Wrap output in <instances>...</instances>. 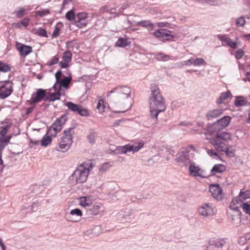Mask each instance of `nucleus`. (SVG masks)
<instances>
[{"mask_svg": "<svg viewBox=\"0 0 250 250\" xmlns=\"http://www.w3.org/2000/svg\"><path fill=\"white\" fill-rule=\"evenodd\" d=\"M131 43V42L125 38H119L115 43V46L119 47H125L129 45Z\"/></svg>", "mask_w": 250, "mask_h": 250, "instance_id": "nucleus-22", "label": "nucleus"}, {"mask_svg": "<svg viewBox=\"0 0 250 250\" xmlns=\"http://www.w3.org/2000/svg\"><path fill=\"white\" fill-rule=\"evenodd\" d=\"M246 21L244 17H241L236 21V24L238 27L243 26L245 24Z\"/></svg>", "mask_w": 250, "mask_h": 250, "instance_id": "nucleus-47", "label": "nucleus"}, {"mask_svg": "<svg viewBox=\"0 0 250 250\" xmlns=\"http://www.w3.org/2000/svg\"><path fill=\"white\" fill-rule=\"evenodd\" d=\"M58 132H59L58 131H57V130H56V129H55L54 127L51 126V127H50V128L48 130L46 135L50 136L51 137H55L57 135V134Z\"/></svg>", "mask_w": 250, "mask_h": 250, "instance_id": "nucleus-44", "label": "nucleus"}, {"mask_svg": "<svg viewBox=\"0 0 250 250\" xmlns=\"http://www.w3.org/2000/svg\"><path fill=\"white\" fill-rule=\"evenodd\" d=\"M80 205L83 207H89L92 203V201L89 196H83L79 198Z\"/></svg>", "mask_w": 250, "mask_h": 250, "instance_id": "nucleus-24", "label": "nucleus"}, {"mask_svg": "<svg viewBox=\"0 0 250 250\" xmlns=\"http://www.w3.org/2000/svg\"><path fill=\"white\" fill-rule=\"evenodd\" d=\"M113 165V162H107L103 164L101 166V169L103 170H106L111 167Z\"/></svg>", "mask_w": 250, "mask_h": 250, "instance_id": "nucleus-49", "label": "nucleus"}, {"mask_svg": "<svg viewBox=\"0 0 250 250\" xmlns=\"http://www.w3.org/2000/svg\"><path fill=\"white\" fill-rule=\"evenodd\" d=\"M1 83L0 98L4 99L10 96L13 92V83L10 81H5Z\"/></svg>", "mask_w": 250, "mask_h": 250, "instance_id": "nucleus-9", "label": "nucleus"}, {"mask_svg": "<svg viewBox=\"0 0 250 250\" xmlns=\"http://www.w3.org/2000/svg\"><path fill=\"white\" fill-rule=\"evenodd\" d=\"M26 13V10L23 7H20L19 10L15 11L16 17L18 18H22Z\"/></svg>", "mask_w": 250, "mask_h": 250, "instance_id": "nucleus-43", "label": "nucleus"}, {"mask_svg": "<svg viewBox=\"0 0 250 250\" xmlns=\"http://www.w3.org/2000/svg\"><path fill=\"white\" fill-rule=\"evenodd\" d=\"M239 197L243 201L250 198V190L243 191L241 190L238 195Z\"/></svg>", "mask_w": 250, "mask_h": 250, "instance_id": "nucleus-33", "label": "nucleus"}, {"mask_svg": "<svg viewBox=\"0 0 250 250\" xmlns=\"http://www.w3.org/2000/svg\"><path fill=\"white\" fill-rule=\"evenodd\" d=\"M32 32L33 34L41 37H47L45 30L41 27L33 29Z\"/></svg>", "mask_w": 250, "mask_h": 250, "instance_id": "nucleus-31", "label": "nucleus"}, {"mask_svg": "<svg viewBox=\"0 0 250 250\" xmlns=\"http://www.w3.org/2000/svg\"><path fill=\"white\" fill-rule=\"evenodd\" d=\"M199 213L204 216L211 215L214 213L212 206L208 204H205L198 208Z\"/></svg>", "mask_w": 250, "mask_h": 250, "instance_id": "nucleus-19", "label": "nucleus"}, {"mask_svg": "<svg viewBox=\"0 0 250 250\" xmlns=\"http://www.w3.org/2000/svg\"><path fill=\"white\" fill-rule=\"evenodd\" d=\"M167 23L166 22H159L157 23V25L158 27H165L166 26V24H167Z\"/></svg>", "mask_w": 250, "mask_h": 250, "instance_id": "nucleus-60", "label": "nucleus"}, {"mask_svg": "<svg viewBox=\"0 0 250 250\" xmlns=\"http://www.w3.org/2000/svg\"><path fill=\"white\" fill-rule=\"evenodd\" d=\"M191 64H193V58H190L183 62V65H190Z\"/></svg>", "mask_w": 250, "mask_h": 250, "instance_id": "nucleus-55", "label": "nucleus"}, {"mask_svg": "<svg viewBox=\"0 0 250 250\" xmlns=\"http://www.w3.org/2000/svg\"><path fill=\"white\" fill-rule=\"evenodd\" d=\"M92 167L93 165L90 162H84L78 166L73 175L77 183L85 182Z\"/></svg>", "mask_w": 250, "mask_h": 250, "instance_id": "nucleus-3", "label": "nucleus"}, {"mask_svg": "<svg viewBox=\"0 0 250 250\" xmlns=\"http://www.w3.org/2000/svg\"><path fill=\"white\" fill-rule=\"evenodd\" d=\"M156 59L158 61H166L171 59V57L164 54L163 53H158L156 56Z\"/></svg>", "mask_w": 250, "mask_h": 250, "instance_id": "nucleus-35", "label": "nucleus"}, {"mask_svg": "<svg viewBox=\"0 0 250 250\" xmlns=\"http://www.w3.org/2000/svg\"><path fill=\"white\" fill-rule=\"evenodd\" d=\"M231 119L229 116H225L217 121V125L221 126V128H225L229 125Z\"/></svg>", "mask_w": 250, "mask_h": 250, "instance_id": "nucleus-23", "label": "nucleus"}, {"mask_svg": "<svg viewBox=\"0 0 250 250\" xmlns=\"http://www.w3.org/2000/svg\"><path fill=\"white\" fill-rule=\"evenodd\" d=\"M247 103V100L243 97H237L234 102L235 105L238 107L246 105Z\"/></svg>", "mask_w": 250, "mask_h": 250, "instance_id": "nucleus-32", "label": "nucleus"}, {"mask_svg": "<svg viewBox=\"0 0 250 250\" xmlns=\"http://www.w3.org/2000/svg\"><path fill=\"white\" fill-rule=\"evenodd\" d=\"M11 138V135H7L5 137H4L3 139L0 141L1 143H8L9 142Z\"/></svg>", "mask_w": 250, "mask_h": 250, "instance_id": "nucleus-57", "label": "nucleus"}, {"mask_svg": "<svg viewBox=\"0 0 250 250\" xmlns=\"http://www.w3.org/2000/svg\"><path fill=\"white\" fill-rule=\"evenodd\" d=\"M61 94L59 91L54 92L50 94L49 96L47 98L49 100L54 101L55 100H59Z\"/></svg>", "mask_w": 250, "mask_h": 250, "instance_id": "nucleus-39", "label": "nucleus"}, {"mask_svg": "<svg viewBox=\"0 0 250 250\" xmlns=\"http://www.w3.org/2000/svg\"><path fill=\"white\" fill-rule=\"evenodd\" d=\"M151 94L149 99L150 115L157 122L159 113L164 112L167 108L165 99L162 96L157 85L151 86Z\"/></svg>", "mask_w": 250, "mask_h": 250, "instance_id": "nucleus-1", "label": "nucleus"}, {"mask_svg": "<svg viewBox=\"0 0 250 250\" xmlns=\"http://www.w3.org/2000/svg\"><path fill=\"white\" fill-rule=\"evenodd\" d=\"M12 26L15 28H20L21 27V25L20 24V22H15L12 24Z\"/></svg>", "mask_w": 250, "mask_h": 250, "instance_id": "nucleus-59", "label": "nucleus"}, {"mask_svg": "<svg viewBox=\"0 0 250 250\" xmlns=\"http://www.w3.org/2000/svg\"><path fill=\"white\" fill-rule=\"evenodd\" d=\"M87 14L85 12H80L76 15L75 25L79 28H82L87 26L88 22L86 20Z\"/></svg>", "mask_w": 250, "mask_h": 250, "instance_id": "nucleus-10", "label": "nucleus"}, {"mask_svg": "<svg viewBox=\"0 0 250 250\" xmlns=\"http://www.w3.org/2000/svg\"><path fill=\"white\" fill-rule=\"evenodd\" d=\"M96 137V134L95 133L91 132L88 135L87 138H88L89 142L90 143L93 144L95 142Z\"/></svg>", "mask_w": 250, "mask_h": 250, "instance_id": "nucleus-48", "label": "nucleus"}, {"mask_svg": "<svg viewBox=\"0 0 250 250\" xmlns=\"http://www.w3.org/2000/svg\"><path fill=\"white\" fill-rule=\"evenodd\" d=\"M12 125V123L9 120L6 119L3 122H1L0 124V142L3 139L5 135L7 133L8 129Z\"/></svg>", "mask_w": 250, "mask_h": 250, "instance_id": "nucleus-14", "label": "nucleus"}, {"mask_svg": "<svg viewBox=\"0 0 250 250\" xmlns=\"http://www.w3.org/2000/svg\"><path fill=\"white\" fill-rule=\"evenodd\" d=\"M207 152L210 156L212 157H215L218 156L217 153L213 150L208 149Z\"/></svg>", "mask_w": 250, "mask_h": 250, "instance_id": "nucleus-56", "label": "nucleus"}, {"mask_svg": "<svg viewBox=\"0 0 250 250\" xmlns=\"http://www.w3.org/2000/svg\"><path fill=\"white\" fill-rule=\"evenodd\" d=\"M231 97V94L229 91H227L225 92H223L221 94V95L219 99L217 101V104H221L224 101L228 100L229 98Z\"/></svg>", "mask_w": 250, "mask_h": 250, "instance_id": "nucleus-26", "label": "nucleus"}, {"mask_svg": "<svg viewBox=\"0 0 250 250\" xmlns=\"http://www.w3.org/2000/svg\"><path fill=\"white\" fill-rule=\"evenodd\" d=\"M50 14V11L48 9H44L36 12V17H43Z\"/></svg>", "mask_w": 250, "mask_h": 250, "instance_id": "nucleus-36", "label": "nucleus"}, {"mask_svg": "<svg viewBox=\"0 0 250 250\" xmlns=\"http://www.w3.org/2000/svg\"><path fill=\"white\" fill-rule=\"evenodd\" d=\"M223 110L222 109H215L208 112L206 116L208 119L210 120L218 117L223 113Z\"/></svg>", "mask_w": 250, "mask_h": 250, "instance_id": "nucleus-21", "label": "nucleus"}, {"mask_svg": "<svg viewBox=\"0 0 250 250\" xmlns=\"http://www.w3.org/2000/svg\"><path fill=\"white\" fill-rule=\"evenodd\" d=\"M0 165L2 166L1 168H2V169H3L4 167V166L3 165V162L2 158H0Z\"/></svg>", "mask_w": 250, "mask_h": 250, "instance_id": "nucleus-63", "label": "nucleus"}, {"mask_svg": "<svg viewBox=\"0 0 250 250\" xmlns=\"http://www.w3.org/2000/svg\"><path fill=\"white\" fill-rule=\"evenodd\" d=\"M231 138L232 135L229 132H217L214 136L209 139V142L218 152L225 153L229 157H233L235 150L231 146H228L224 142L231 140Z\"/></svg>", "mask_w": 250, "mask_h": 250, "instance_id": "nucleus-2", "label": "nucleus"}, {"mask_svg": "<svg viewBox=\"0 0 250 250\" xmlns=\"http://www.w3.org/2000/svg\"><path fill=\"white\" fill-rule=\"evenodd\" d=\"M63 27V24L61 22H58L55 25L54 31L53 32L52 38H55L59 36L60 34V31Z\"/></svg>", "mask_w": 250, "mask_h": 250, "instance_id": "nucleus-29", "label": "nucleus"}, {"mask_svg": "<svg viewBox=\"0 0 250 250\" xmlns=\"http://www.w3.org/2000/svg\"><path fill=\"white\" fill-rule=\"evenodd\" d=\"M228 46H229L231 48L233 49H235L237 48V44L236 42H233L232 40L230 39L228 43L226 44Z\"/></svg>", "mask_w": 250, "mask_h": 250, "instance_id": "nucleus-54", "label": "nucleus"}, {"mask_svg": "<svg viewBox=\"0 0 250 250\" xmlns=\"http://www.w3.org/2000/svg\"><path fill=\"white\" fill-rule=\"evenodd\" d=\"M217 38L222 42L223 45H226L230 39L227 35H218Z\"/></svg>", "mask_w": 250, "mask_h": 250, "instance_id": "nucleus-37", "label": "nucleus"}, {"mask_svg": "<svg viewBox=\"0 0 250 250\" xmlns=\"http://www.w3.org/2000/svg\"><path fill=\"white\" fill-rule=\"evenodd\" d=\"M242 208L246 213L250 215V204L248 202L243 203Z\"/></svg>", "mask_w": 250, "mask_h": 250, "instance_id": "nucleus-45", "label": "nucleus"}, {"mask_svg": "<svg viewBox=\"0 0 250 250\" xmlns=\"http://www.w3.org/2000/svg\"><path fill=\"white\" fill-rule=\"evenodd\" d=\"M171 32L165 29L157 30L153 33L154 36L157 38L165 41L171 40L173 38Z\"/></svg>", "mask_w": 250, "mask_h": 250, "instance_id": "nucleus-12", "label": "nucleus"}, {"mask_svg": "<svg viewBox=\"0 0 250 250\" xmlns=\"http://www.w3.org/2000/svg\"><path fill=\"white\" fill-rule=\"evenodd\" d=\"M226 167L224 165L217 164L214 166L211 170L212 175H215L217 173H222L225 171Z\"/></svg>", "mask_w": 250, "mask_h": 250, "instance_id": "nucleus-25", "label": "nucleus"}, {"mask_svg": "<svg viewBox=\"0 0 250 250\" xmlns=\"http://www.w3.org/2000/svg\"><path fill=\"white\" fill-rule=\"evenodd\" d=\"M59 61V59L58 57L55 56L53 57L52 59H51L49 62L48 63L50 65H52L58 63Z\"/></svg>", "mask_w": 250, "mask_h": 250, "instance_id": "nucleus-53", "label": "nucleus"}, {"mask_svg": "<svg viewBox=\"0 0 250 250\" xmlns=\"http://www.w3.org/2000/svg\"><path fill=\"white\" fill-rule=\"evenodd\" d=\"M100 206L98 205H94L93 206V208L96 210H99L100 209Z\"/></svg>", "mask_w": 250, "mask_h": 250, "instance_id": "nucleus-64", "label": "nucleus"}, {"mask_svg": "<svg viewBox=\"0 0 250 250\" xmlns=\"http://www.w3.org/2000/svg\"><path fill=\"white\" fill-rule=\"evenodd\" d=\"M67 117L65 115L62 116L60 118L57 119L55 122L51 125L54 127L56 130L60 132L62 127V125L66 121Z\"/></svg>", "mask_w": 250, "mask_h": 250, "instance_id": "nucleus-20", "label": "nucleus"}, {"mask_svg": "<svg viewBox=\"0 0 250 250\" xmlns=\"http://www.w3.org/2000/svg\"><path fill=\"white\" fill-rule=\"evenodd\" d=\"M5 146L3 145L2 144H0V151L2 152L3 150L4 149Z\"/></svg>", "mask_w": 250, "mask_h": 250, "instance_id": "nucleus-62", "label": "nucleus"}, {"mask_svg": "<svg viewBox=\"0 0 250 250\" xmlns=\"http://www.w3.org/2000/svg\"><path fill=\"white\" fill-rule=\"evenodd\" d=\"M62 76V73L61 71H58L55 74L56 83H55L53 87L55 90L60 91L61 87H63L67 89L69 87L70 83L72 81V77H64L62 79H61Z\"/></svg>", "mask_w": 250, "mask_h": 250, "instance_id": "nucleus-6", "label": "nucleus"}, {"mask_svg": "<svg viewBox=\"0 0 250 250\" xmlns=\"http://www.w3.org/2000/svg\"><path fill=\"white\" fill-rule=\"evenodd\" d=\"M246 76L248 81L250 82V65H248L246 68Z\"/></svg>", "mask_w": 250, "mask_h": 250, "instance_id": "nucleus-58", "label": "nucleus"}, {"mask_svg": "<svg viewBox=\"0 0 250 250\" xmlns=\"http://www.w3.org/2000/svg\"><path fill=\"white\" fill-rule=\"evenodd\" d=\"M144 146V143L142 142L135 143L132 145L128 144L129 152L133 151V152L139 151Z\"/></svg>", "mask_w": 250, "mask_h": 250, "instance_id": "nucleus-27", "label": "nucleus"}, {"mask_svg": "<svg viewBox=\"0 0 250 250\" xmlns=\"http://www.w3.org/2000/svg\"><path fill=\"white\" fill-rule=\"evenodd\" d=\"M65 105L69 110L76 112L81 116L87 117L89 115V110L86 108L83 107L81 105L69 102L65 104Z\"/></svg>", "mask_w": 250, "mask_h": 250, "instance_id": "nucleus-7", "label": "nucleus"}, {"mask_svg": "<svg viewBox=\"0 0 250 250\" xmlns=\"http://www.w3.org/2000/svg\"><path fill=\"white\" fill-rule=\"evenodd\" d=\"M52 141V138L47 135H45L41 140V145L43 146H47Z\"/></svg>", "mask_w": 250, "mask_h": 250, "instance_id": "nucleus-34", "label": "nucleus"}, {"mask_svg": "<svg viewBox=\"0 0 250 250\" xmlns=\"http://www.w3.org/2000/svg\"><path fill=\"white\" fill-rule=\"evenodd\" d=\"M243 37L246 38L248 40L250 41V34H245L243 35Z\"/></svg>", "mask_w": 250, "mask_h": 250, "instance_id": "nucleus-61", "label": "nucleus"}, {"mask_svg": "<svg viewBox=\"0 0 250 250\" xmlns=\"http://www.w3.org/2000/svg\"><path fill=\"white\" fill-rule=\"evenodd\" d=\"M244 51L242 49H239L236 52L235 57L237 59H241L244 55Z\"/></svg>", "mask_w": 250, "mask_h": 250, "instance_id": "nucleus-51", "label": "nucleus"}, {"mask_svg": "<svg viewBox=\"0 0 250 250\" xmlns=\"http://www.w3.org/2000/svg\"><path fill=\"white\" fill-rule=\"evenodd\" d=\"M105 105L103 99H99L98 102L97 109L100 113H103L104 111Z\"/></svg>", "mask_w": 250, "mask_h": 250, "instance_id": "nucleus-38", "label": "nucleus"}, {"mask_svg": "<svg viewBox=\"0 0 250 250\" xmlns=\"http://www.w3.org/2000/svg\"><path fill=\"white\" fill-rule=\"evenodd\" d=\"M16 47L21 56H27L32 51V47L22 44L18 42L16 43Z\"/></svg>", "mask_w": 250, "mask_h": 250, "instance_id": "nucleus-17", "label": "nucleus"}, {"mask_svg": "<svg viewBox=\"0 0 250 250\" xmlns=\"http://www.w3.org/2000/svg\"><path fill=\"white\" fill-rule=\"evenodd\" d=\"M10 70V67L8 64L0 61V71L7 72Z\"/></svg>", "mask_w": 250, "mask_h": 250, "instance_id": "nucleus-42", "label": "nucleus"}, {"mask_svg": "<svg viewBox=\"0 0 250 250\" xmlns=\"http://www.w3.org/2000/svg\"><path fill=\"white\" fill-rule=\"evenodd\" d=\"M209 191L214 198L217 200H221L223 198L222 190L218 185H211L209 188Z\"/></svg>", "mask_w": 250, "mask_h": 250, "instance_id": "nucleus-15", "label": "nucleus"}, {"mask_svg": "<svg viewBox=\"0 0 250 250\" xmlns=\"http://www.w3.org/2000/svg\"><path fill=\"white\" fill-rule=\"evenodd\" d=\"M45 91L42 89H38L35 93H33L30 101V104L33 105L40 102L45 96Z\"/></svg>", "mask_w": 250, "mask_h": 250, "instance_id": "nucleus-13", "label": "nucleus"}, {"mask_svg": "<svg viewBox=\"0 0 250 250\" xmlns=\"http://www.w3.org/2000/svg\"><path fill=\"white\" fill-rule=\"evenodd\" d=\"M136 24L138 26L143 27L149 28L150 29H152L154 27L153 24L148 20H144L137 22Z\"/></svg>", "mask_w": 250, "mask_h": 250, "instance_id": "nucleus-28", "label": "nucleus"}, {"mask_svg": "<svg viewBox=\"0 0 250 250\" xmlns=\"http://www.w3.org/2000/svg\"><path fill=\"white\" fill-rule=\"evenodd\" d=\"M242 202L243 201L238 196L233 198L230 203L229 208L232 210L236 211L237 215H240L239 208L240 207L242 208Z\"/></svg>", "mask_w": 250, "mask_h": 250, "instance_id": "nucleus-16", "label": "nucleus"}, {"mask_svg": "<svg viewBox=\"0 0 250 250\" xmlns=\"http://www.w3.org/2000/svg\"><path fill=\"white\" fill-rule=\"evenodd\" d=\"M72 53L70 51L64 52L62 55V61L59 63L60 66L62 68H66L72 60Z\"/></svg>", "mask_w": 250, "mask_h": 250, "instance_id": "nucleus-18", "label": "nucleus"}, {"mask_svg": "<svg viewBox=\"0 0 250 250\" xmlns=\"http://www.w3.org/2000/svg\"><path fill=\"white\" fill-rule=\"evenodd\" d=\"M65 17L69 21L72 20H75L76 15H75L74 10L72 9L67 12L65 15Z\"/></svg>", "mask_w": 250, "mask_h": 250, "instance_id": "nucleus-41", "label": "nucleus"}, {"mask_svg": "<svg viewBox=\"0 0 250 250\" xmlns=\"http://www.w3.org/2000/svg\"><path fill=\"white\" fill-rule=\"evenodd\" d=\"M226 244V242L225 241L223 240H219L217 242H216L215 244L213 245L217 248H222Z\"/></svg>", "mask_w": 250, "mask_h": 250, "instance_id": "nucleus-50", "label": "nucleus"}, {"mask_svg": "<svg viewBox=\"0 0 250 250\" xmlns=\"http://www.w3.org/2000/svg\"><path fill=\"white\" fill-rule=\"evenodd\" d=\"M128 145L124 146H119L117 147L116 149L114 151L115 154H125L129 152Z\"/></svg>", "mask_w": 250, "mask_h": 250, "instance_id": "nucleus-30", "label": "nucleus"}, {"mask_svg": "<svg viewBox=\"0 0 250 250\" xmlns=\"http://www.w3.org/2000/svg\"><path fill=\"white\" fill-rule=\"evenodd\" d=\"M193 63L194 66L205 65L206 64V62L202 58H193Z\"/></svg>", "mask_w": 250, "mask_h": 250, "instance_id": "nucleus-40", "label": "nucleus"}, {"mask_svg": "<svg viewBox=\"0 0 250 250\" xmlns=\"http://www.w3.org/2000/svg\"><path fill=\"white\" fill-rule=\"evenodd\" d=\"M70 214L72 215H76L80 217H81L83 215L82 210L79 208L72 209L70 212Z\"/></svg>", "mask_w": 250, "mask_h": 250, "instance_id": "nucleus-46", "label": "nucleus"}, {"mask_svg": "<svg viewBox=\"0 0 250 250\" xmlns=\"http://www.w3.org/2000/svg\"><path fill=\"white\" fill-rule=\"evenodd\" d=\"M74 133V128H70L65 130L58 146L59 149L62 152L67 151L72 143V135Z\"/></svg>", "mask_w": 250, "mask_h": 250, "instance_id": "nucleus-5", "label": "nucleus"}, {"mask_svg": "<svg viewBox=\"0 0 250 250\" xmlns=\"http://www.w3.org/2000/svg\"><path fill=\"white\" fill-rule=\"evenodd\" d=\"M29 19L28 18H24L20 22V24H21V26H22L26 28L29 24Z\"/></svg>", "mask_w": 250, "mask_h": 250, "instance_id": "nucleus-52", "label": "nucleus"}, {"mask_svg": "<svg viewBox=\"0 0 250 250\" xmlns=\"http://www.w3.org/2000/svg\"><path fill=\"white\" fill-rule=\"evenodd\" d=\"M188 172L189 175L195 178L197 177L206 178L207 177L205 171L193 162L189 165Z\"/></svg>", "mask_w": 250, "mask_h": 250, "instance_id": "nucleus-8", "label": "nucleus"}, {"mask_svg": "<svg viewBox=\"0 0 250 250\" xmlns=\"http://www.w3.org/2000/svg\"><path fill=\"white\" fill-rule=\"evenodd\" d=\"M176 161L179 163L183 164L185 166L189 165L191 162L188 152L186 151L180 152L176 156Z\"/></svg>", "mask_w": 250, "mask_h": 250, "instance_id": "nucleus-11", "label": "nucleus"}, {"mask_svg": "<svg viewBox=\"0 0 250 250\" xmlns=\"http://www.w3.org/2000/svg\"><path fill=\"white\" fill-rule=\"evenodd\" d=\"M131 93L130 88L125 85L117 86L109 91L107 94L108 98L120 101L129 97Z\"/></svg>", "mask_w": 250, "mask_h": 250, "instance_id": "nucleus-4", "label": "nucleus"}]
</instances>
